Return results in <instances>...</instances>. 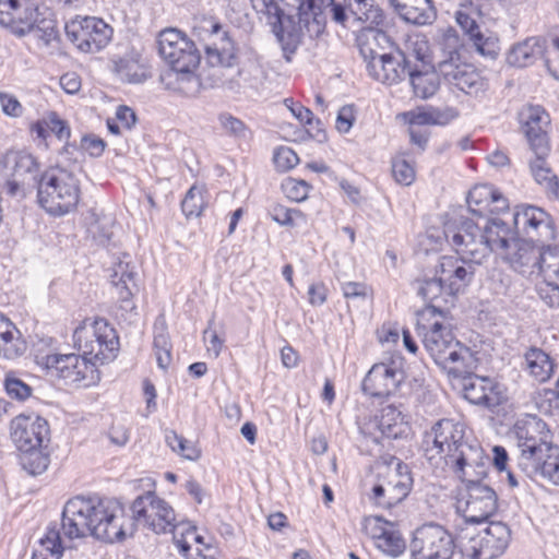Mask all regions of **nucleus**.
Wrapping results in <instances>:
<instances>
[{
    "label": "nucleus",
    "mask_w": 559,
    "mask_h": 559,
    "mask_svg": "<svg viewBox=\"0 0 559 559\" xmlns=\"http://www.w3.org/2000/svg\"><path fill=\"white\" fill-rule=\"evenodd\" d=\"M133 518L126 515L123 506L116 499L97 496H76L69 499L62 511L61 530L69 539L87 535L114 543L134 533V523L165 534L174 528L176 514L173 508L154 492L138 497L131 506Z\"/></svg>",
    "instance_id": "nucleus-1"
},
{
    "label": "nucleus",
    "mask_w": 559,
    "mask_h": 559,
    "mask_svg": "<svg viewBox=\"0 0 559 559\" xmlns=\"http://www.w3.org/2000/svg\"><path fill=\"white\" fill-rule=\"evenodd\" d=\"M73 344L81 354H59L37 345L34 360L51 379L66 384L91 386L99 381L97 364L112 360L119 350L116 330L105 320L84 321L73 333Z\"/></svg>",
    "instance_id": "nucleus-2"
},
{
    "label": "nucleus",
    "mask_w": 559,
    "mask_h": 559,
    "mask_svg": "<svg viewBox=\"0 0 559 559\" xmlns=\"http://www.w3.org/2000/svg\"><path fill=\"white\" fill-rule=\"evenodd\" d=\"M453 328L450 312L436 305H428L417 313L416 332L425 349L439 366L462 373L472 354L455 338Z\"/></svg>",
    "instance_id": "nucleus-3"
},
{
    "label": "nucleus",
    "mask_w": 559,
    "mask_h": 559,
    "mask_svg": "<svg viewBox=\"0 0 559 559\" xmlns=\"http://www.w3.org/2000/svg\"><path fill=\"white\" fill-rule=\"evenodd\" d=\"M515 231L500 217L491 218L481 229L472 219L461 224L450 223L445 227V237L452 238V247L463 260L480 264L492 251H506L515 240Z\"/></svg>",
    "instance_id": "nucleus-4"
},
{
    "label": "nucleus",
    "mask_w": 559,
    "mask_h": 559,
    "mask_svg": "<svg viewBox=\"0 0 559 559\" xmlns=\"http://www.w3.org/2000/svg\"><path fill=\"white\" fill-rule=\"evenodd\" d=\"M457 547L468 559H496L508 548L511 530L503 522H490L485 528L467 524L460 528Z\"/></svg>",
    "instance_id": "nucleus-5"
},
{
    "label": "nucleus",
    "mask_w": 559,
    "mask_h": 559,
    "mask_svg": "<svg viewBox=\"0 0 559 559\" xmlns=\"http://www.w3.org/2000/svg\"><path fill=\"white\" fill-rule=\"evenodd\" d=\"M39 204L47 213L61 216L73 211L80 201V183L63 168L46 171L37 185Z\"/></svg>",
    "instance_id": "nucleus-6"
},
{
    "label": "nucleus",
    "mask_w": 559,
    "mask_h": 559,
    "mask_svg": "<svg viewBox=\"0 0 559 559\" xmlns=\"http://www.w3.org/2000/svg\"><path fill=\"white\" fill-rule=\"evenodd\" d=\"M39 164L25 151H8L0 158V181L2 191L15 199L23 200L39 183Z\"/></svg>",
    "instance_id": "nucleus-7"
},
{
    "label": "nucleus",
    "mask_w": 559,
    "mask_h": 559,
    "mask_svg": "<svg viewBox=\"0 0 559 559\" xmlns=\"http://www.w3.org/2000/svg\"><path fill=\"white\" fill-rule=\"evenodd\" d=\"M463 438L462 425L453 419L443 418L425 432L421 450L431 464L439 466L444 463L448 465L459 457L463 445H469L464 442Z\"/></svg>",
    "instance_id": "nucleus-8"
},
{
    "label": "nucleus",
    "mask_w": 559,
    "mask_h": 559,
    "mask_svg": "<svg viewBox=\"0 0 559 559\" xmlns=\"http://www.w3.org/2000/svg\"><path fill=\"white\" fill-rule=\"evenodd\" d=\"M379 476L380 483L372 488V500L380 507L391 508L400 503L412 490L409 467L397 457H390Z\"/></svg>",
    "instance_id": "nucleus-9"
},
{
    "label": "nucleus",
    "mask_w": 559,
    "mask_h": 559,
    "mask_svg": "<svg viewBox=\"0 0 559 559\" xmlns=\"http://www.w3.org/2000/svg\"><path fill=\"white\" fill-rule=\"evenodd\" d=\"M455 543L452 535L439 524H425L418 527L411 542L414 559H451Z\"/></svg>",
    "instance_id": "nucleus-10"
},
{
    "label": "nucleus",
    "mask_w": 559,
    "mask_h": 559,
    "mask_svg": "<svg viewBox=\"0 0 559 559\" xmlns=\"http://www.w3.org/2000/svg\"><path fill=\"white\" fill-rule=\"evenodd\" d=\"M158 52L171 70L197 69L200 52L195 44L176 28H166L158 35Z\"/></svg>",
    "instance_id": "nucleus-11"
},
{
    "label": "nucleus",
    "mask_w": 559,
    "mask_h": 559,
    "mask_svg": "<svg viewBox=\"0 0 559 559\" xmlns=\"http://www.w3.org/2000/svg\"><path fill=\"white\" fill-rule=\"evenodd\" d=\"M67 37L83 52H97L108 45L112 28L94 16L75 17L66 24Z\"/></svg>",
    "instance_id": "nucleus-12"
},
{
    "label": "nucleus",
    "mask_w": 559,
    "mask_h": 559,
    "mask_svg": "<svg viewBox=\"0 0 559 559\" xmlns=\"http://www.w3.org/2000/svg\"><path fill=\"white\" fill-rule=\"evenodd\" d=\"M514 432L521 452L520 465L528 467L532 460L543 459L545 450L551 445L546 424L536 416L519 420L514 426Z\"/></svg>",
    "instance_id": "nucleus-13"
},
{
    "label": "nucleus",
    "mask_w": 559,
    "mask_h": 559,
    "mask_svg": "<svg viewBox=\"0 0 559 559\" xmlns=\"http://www.w3.org/2000/svg\"><path fill=\"white\" fill-rule=\"evenodd\" d=\"M439 73L445 84L466 95L478 97L488 90L487 80L478 70L468 63L452 60H441L438 64Z\"/></svg>",
    "instance_id": "nucleus-14"
},
{
    "label": "nucleus",
    "mask_w": 559,
    "mask_h": 559,
    "mask_svg": "<svg viewBox=\"0 0 559 559\" xmlns=\"http://www.w3.org/2000/svg\"><path fill=\"white\" fill-rule=\"evenodd\" d=\"M498 496L486 484H473L466 487V493L459 501V510L463 513L465 525L481 524L496 513Z\"/></svg>",
    "instance_id": "nucleus-15"
},
{
    "label": "nucleus",
    "mask_w": 559,
    "mask_h": 559,
    "mask_svg": "<svg viewBox=\"0 0 559 559\" xmlns=\"http://www.w3.org/2000/svg\"><path fill=\"white\" fill-rule=\"evenodd\" d=\"M110 282L118 296L119 309L123 312L121 317L132 314L136 309L133 296L139 292V285L136 267L129 254L124 253L114 264Z\"/></svg>",
    "instance_id": "nucleus-16"
},
{
    "label": "nucleus",
    "mask_w": 559,
    "mask_h": 559,
    "mask_svg": "<svg viewBox=\"0 0 559 559\" xmlns=\"http://www.w3.org/2000/svg\"><path fill=\"white\" fill-rule=\"evenodd\" d=\"M515 233H522L539 242L552 240L556 237L554 223L548 213L533 205H519L512 214Z\"/></svg>",
    "instance_id": "nucleus-17"
},
{
    "label": "nucleus",
    "mask_w": 559,
    "mask_h": 559,
    "mask_svg": "<svg viewBox=\"0 0 559 559\" xmlns=\"http://www.w3.org/2000/svg\"><path fill=\"white\" fill-rule=\"evenodd\" d=\"M10 435L20 451L41 449L44 442L49 440V426L39 416L21 414L12 419Z\"/></svg>",
    "instance_id": "nucleus-18"
},
{
    "label": "nucleus",
    "mask_w": 559,
    "mask_h": 559,
    "mask_svg": "<svg viewBox=\"0 0 559 559\" xmlns=\"http://www.w3.org/2000/svg\"><path fill=\"white\" fill-rule=\"evenodd\" d=\"M43 15L44 12H40L39 7L32 1L24 3L19 0L0 1V24L19 36L31 33Z\"/></svg>",
    "instance_id": "nucleus-19"
},
{
    "label": "nucleus",
    "mask_w": 559,
    "mask_h": 559,
    "mask_svg": "<svg viewBox=\"0 0 559 559\" xmlns=\"http://www.w3.org/2000/svg\"><path fill=\"white\" fill-rule=\"evenodd\" d=\"M364 528L383 554L395 558L405 551L406 543L394 523L371 516L365 520Z\"/></svg>",
    "instance_id": "nucleus-20"
},
{
    "label": "nucleus",
    "mask_w": 559,
    "mask_h": 559,
    "mask_svg": "<svg viewBox=\"0 0 559 559\" xmlns=\"http://www.w3.org/2000/svg\"><path fill=\"white\" fill-rule=\"evenodd\" d=\"M472 261L457 257H442L439 261L437 275L445 284L447 294L451 297L462 293L472 282L475 269Z\"/></svg>",
    "instance_id": "nucleus-21"
},
{
    "label": "nucleus",
    "mask_w": 559,
    "mask_h": 559,
    "mask_svg": "<svg viewBox=\"0 0 559 559\" xmlns=\"http://www.w3.org/2000/svg\"><path fill=\"white\" fill-rule=\"evenodd\" d=\"M404 379L403 371L393 364H376L362 381V391L373 397L394 393Z\"/></svg>",
    "instance_id": "nucleus-22"
},
{
    "label": "nucleus",
    "mask_w": 559,
    "mask_h": 559,
    "mask_svg": "<svg viewBox=\"0 0 559 559\" xmlns=\"http://www.w3.org/2000/svg\"><path fill=\"white\" fill-rule=\"evenodd\" d=\"M448 466L467 487L473 484H483L480 480L487 475L488 459L484 456L479 447L463 445L459 457Z\"/></svg>",
    "instance_id": "nucleus-23"
},
{
    "label": "nucleus",
    "mask_w": 559,
    "mask_h": 559,
    "mask_svg": "<svg viewBox=\"0 0 559 559\" xmlns=\"http://www.w3.org/2000/svg\"><path fill=\"white\" fill-rule=\"evenodd\" d=\"M367 69L374 80L389 85L401 82L411 70L406 56L401 50L379 55L372 61H368Z\"/></svg>",
    "instance_id": "nucleus-24"
},
{
    "label": "nucleus",
    "mask_w": 559,
    "mask_h": 559,
    "mask_svg": "<svg viewBox=\"0 0 559 559\" xmlns=\"http://www.w3.org/2000/svg\"><path fill=\"white\" fill-rule=\"evenodd\" d=\"M520 117L530 148H539L545 153L549 145L546 131L550 122L549 115L540 106L528 105L522 109Z\"/></svg>",
    "instance_id": "nucleus-25"
},
{
    "label": "nucleus",
    "mask_w": 559,
    "mask_h": 559,
    "mask_svg": "<svg viewBox=\"0 0 559 559\" xmlns=\"http://www.w3.org/2000/svg\"><path fill=\"white\" fill-rule=\"evenodd\" d=\"M464 397L475 405L486 407L498 406L502 401V395L497 383L490 378L469 376L463 383Z\"/></svg>",
    "instance_id": "nucleus-26"
},
{
    "label": "nucleus",
    "mask_w": 559,
    "mask_h": 559,
    "mask_svg": "<svg viewBox=\"0 0 559 559\" xmlns=\"http://www.w3.org/2000/svg\"><path fill=\"white\" fill-rule=\"evenodd\" d=\"M210 39L211 43L204 47L209 63L231 67L236 59V49L219 23H211Z\"/></svg>",
    "instance_id": "nucleus-27"
},
{
    "label": "nucleus",
    "mask_w": 559,
    "mask_h": 559,
    "mask_svg": "<svg viewBox=\"0 0 559 559\" xmlns=\"http://www.w3.org/2000/svg\"><path fill=\"white\" fill-rule=\"evenodd\" d=\"M513 251L507 254L511 267L524 275L538 274L543 250L532 241L516 239L512 242Z\"/></svg>",
    "instance_id": "nucleus-28"
},
{
    "label": "nucleus",
    "mask_w": 559,
    "mask_h": 559,
    "mask_svg": "<svg viewBox=\"0 0 559 559\" xmlns=\"http://www.w3.org/2000/svg\"><path fill=\"white\" fill-rule=\"evenodd\" d=\"M557 38H559L557 36ZM556 37L551 38L549 45H545V40L540 37H531L515 45L508 55V62L512 66L524 68L533 64L540 57H545L547 64V51L552 46Z\"/></svg>",
    "instance_id": "nucleus-29"
},
{
    "label": "nucleus",
    "mask_w": 559,
    "mask_h": 559,
    "mask_svg": "<svg viewBox=\"0 0 559 559\" xmlns=\"http://www.w3.org/2000/svg\"><path fill=\"white\" fill-rule=\"evenodd\" d=\"M400 16L414 25L431 24L437 11L431 0H390Z\"/></svg>",
    "instance_id": "nucleus-30"
},
{
    "label": "nucleus",
    "mask_w": 559,
    "mask_h": 559,
    "mask_svg": "<svg viewBox=\"0 0 559 559\" xmlns=\"http://www.w3.org/2000/svg\"><path fill=\"white\" fill-rule=\"evenodd\" d=\"M531 151L535 155V158L530 160V169L535 181L542 186L549 195L559 198V180L547 162L550 145H547L545 153H542L539 148H531Z\"/></svg>",
    "instance_id": "nucleus-31"
},
{
    "label": "nucleus",
    "mask_w": 559,
    "mask_h": 559,
    "mask_svg": "<svg viewBox=\"0 0 559 559\" xmlns=\"http://www.w3.org/2000/svg\"><path fill=\"white\" fill-rule=\"evenodd\" d=\"M459 116L455 108L447 107L443 109L439 108H417L403 114L405 121L409 127H421V126H444L451 122Z\"/></svg>",
    "instance_id": "nucleus-32"
},
{
    "label": "nucleus",
    "mask_w": 559,
    "mask_h": 559,
    "mask_svg": "<svg viewBox=\"0 0 559 559\" xmlns=\"http://www.w3.org/2000/svg\"><path fill=\"white\" fill-rule=\"evenodd\" d=\"M555 360L545 350L530 347L524 354V369L537 382L548 381L555 372Z\"/></svg>",
    "instance_id": "nucleus-33"
},
{
    "label": "nucleus",
    "mask_w": 559,
    "mask_h": 559,
    "mask_svg": "<svg viewBox=\"0 0 559 559\" xmlns=\"http://www.w3.org/2000/svg\"><path fill=\"white\" fill-rule=\"evenodd\" d=\"M373 424L382 437L394 439L405 433L407 428L402 413L393 405L382 407Z\"/></svg>",
    "instance_id": "nucleus-34"
},
{
    "label": "nucleus",
    "mask_w": 559,
    "mask_h": 559,
    "mask_svg": "<svg viewBox=\"0 0 559 559\" xmlns=\"http://www.w3.org/2000/svg\"><path fill=\"white\" fill-rule=\"evenodd\" d=\"M63 550L60 530L57 525L48 526L46 534L34 549L32 559H60Z\"/></svg>",
    "instance_id": "nucleus-35"
},
{
    "label": "nucleus",
    "mask_w": 559,
    "mask_h": 559,
    "mask_svg": "<svg viewBox=\"0 0 559 559\" xmlns=\"http://www.w3.org/2000/svg\"><path fill=\"white\" fill-rule=\"evenodd\" d=\"M358 40L360 52L367 62L382 55L384 45L390 44L388 35L377 28L365 29Z\"/></svg>",
    "instance_id": "nucleus-36"
},
{
    "label": "nucleus",
    "mask_w": 559,
    "mask_h": 559,
    "mask_svg": "<svg viewBox=\"0 0 559 559\" xmlns=\"http://www.w3.org/2000/svg\"><path fill=\"white\" fill-rule=\"evenodd\" d=\"M530 466L539 471L542 476L554 485H559V448L550 445L545 450L543 459H534Z\"/></svg>",
    "instance_id": "nucleus-37"
},
{
    "label": "nucleus",
    "mask_w": 559,
    "mask_h": 559,
    "mask_svg": "<svg viewBox=\"0 0 559 559\" xmlns=\"http://www.w3.org/2000/svg\"><path fill=\"white\" fill-rule=\"evenodd\" d=\"M407 75L415 95L423 99L431 97L439 87L438 75L433 71L411 69Z\"/></svg>",
    "instance_id": "nucleus-38"
},
{
    "label": "nucleus",
    "mask_w": 559,
    "mask_h": 559,
    "mask_svg": "<svg viewBox=\"0 0 559 559\" xmlns=\"http://www.w3.org/2000/svg\"><path fill=\"white\" fill-rule=\"evenodd\" d=\"M27 350V343L17 328L0 338V359L15 360Z\"/></svg>",
    "instance_id": "nucleus-39"
},
{
    "label": "nucleus",
    "mask_w": 559,
    "mask_h": 559,
    "mask_svg": "<svg viewBox=\"0 0 559 559\" xmlns=\"http://www.w3.org/2000/svg\"><path fill=\"white\" fill-rule=\"evenodd\" d=\"M173 533L174 543L176 544L179 552L190 559L191 544L193 540L197 546L203 545V537L197 534L195 526L189 523L174 524Z\"/></svg>",
    "instance_id": "nucleus-40"
},
{
    "label": "nucleus",
    "mask_w": 559,
    "mask_h": 559,
    "mask_svg": "<svg viewBox=\"0 0 559 559\" xmlns=\"http://www.w3.org/2000/svg\"><path fill=\"white\" fill-rule=\"evenodd\" d=\"M496 193V188L491 185H477L468 193L467 203L469 210L477 215H485L488 206Z\"/></svg>",
    "instance_id": "nucleus-41"
},
{
    "label": "nucleus",
    "mask_w": 559,
    "mask_h": 559,
    "mask_svg": "<svg viewBox=\"0 0 559 559\" xmlns=\"http://www.w3.org/2000/svg\"><path fill=\"white\" fill-rule=\"evenodd\" d=\"M115 70L122 81L140 83L146 79L145 67L135 58H121L115 62Z\"/></svg>",
    "instance_id": "nucleus-42"
},
{
    "label": "nucleus",
    "mask_w": 559,
    "mask_h": 559,
    "mask_svg": "<svg viewBox=\"0 0 559 559\" xmlns=\"http://www.w3.org/2000/svg\"><path fill=\"white\" fill-rule=\"evenodd\" d=\"M538 274H542L544 280L559 282V248L548 246L543 249L540 265Z\"/></svg>",
    "instance_id": "nucleus-43"
},
{
    "label": "nucleus",
    "mask_w": 559,
    "mask_h": 559,
    "mask_svg": "<svg viewBox=\"0 0 559 559\" xmlns=\"http://www.w3.org/2000/svg\"><path fill=\"white\" fill-rule=\"evenodd\" d=\"M22 452L21 464L28 474L36 476L43 474L47 469L49 465V456L40 449Z\"/></svg>",
    "instance_id": "nucleus-44"
},
{
    "label": "nucleus",
    "mask_w": 559,
    "mask_h": 559,
    "mask_svg": "<svg viewBox=\"0 0 559 559\" xmlns=\"http://www.w3.org/2000/svg\"><path fill=\"white\" fill-rule=\"evenodd\" d=\"M204 189L192 186L181 202V209L187 217L199 216L205 206Z\"/></svg>",
    "instance_id": "nucleus-45"
},
{
    "label": "nucleus",
    "mask_w": 559,
    "mask_h": 559,
    "mask_svg": "<svg viewBox=\"0 0 559 559\" xmlns=\"http://www.w3.org/2000/svg\"><path fill=\"white\" fill-rule=\"evenodd\" d=\"M429 47L428 41L425 37L414 36L409 37L406 41V51L404 52L407 60V67H409L411 59L420 61L424 66L429 62Z\"/></svg>",
    "instance_id": "nucleus-46"
},
{
    "label": "nucleus",
    "mask_w": 559,
    "mask_h": 559,
    "mask_svg": "<svg viewBox=\"0 0 559 559\" xmlns=\"http://www.w3.org/2000/svg\"><path fill=\"white\" fill-rule=\"evenodd\" d=\"M195 70L197 69H188L187 71L173 70L176 75V90L186 96H193L200 90L201 83L194 73Z\"/></svg>",
    "instance_id": "nucleus-47"
},
{
    "label": "nucleus",
    "mask_w": 559,
    "mask_h": 559,
    "mask_svg": "<svg viewBox=\"0 0 559 559\" xmlns=\"http://www.w3.org/2000/svg\"><path fill=\"white\" fill-rule=\"evenodd\" d=\"M392 175L394 180L402 186H411L415 180V169L403 156L392 159Z\"/></svg>",
    "instance_id": "nucleus-48"
},
{
    "label": "nucleus",
    "mask_w": 559,
    "mask_h": 559,
    "mask_svg": "<svg viewBox=\"0 0 559 559\" xmlns=\"http://www.w3.org/2000/svg\"><path fill=\"white\" fill-rule=\"evenodd\" d=\"M32 32L35 33L36 37L41 40L45 46H49L59 38L56 21L46 16V12H44V15L38 19V22L35 24V28Z\"/></svg>",
    "instance_id": "nucleus-49"
},
{
    "label": "nucleus",
    "mask_w": 559,
    "mask_h": 559,
    "mask_svg": "<svg viewBox=\"0 0 559 559\" xmlns=\"http://www.w3.org/2000/svg\"><path fill=\"white\" fill-rule=\"evenodd\" d=\"M469 39L473 41V45L476 51L489 58H495L498 53V40L491 36H485L479 29L475 33H472Z\"/></svg>",
    "instance_id": "nucleus-50"
},
{
    "label": "nucleus",
    "mask_w": 559,
    "mask_h": 559,
    "mask_svg": "<svg viewBox=\"0 0 559 559\" xmlns=\"http://www.w3.org/2000/svg\"><path fill=\"white\" fill-rule=\"evenodd\" d=\"M353 13L359 21L379 25L383 21V12L380 8L374 7L372 0L365 1L361 4H357L353 10Z\"/></svg>",
    "instance_id": "nucleus-51"
},
{
    "label": "nucleus",
    "mask_w": 559,
    "mask_h": 559,
    "mask_svg": "<svg viewBox=\"0 0 559 559\" xmlns=\"http://www.w3.org/2000/svg\"><path fill=\"white\" fill-rule=\"evenodd\" d=\"M539 298L550 308H559V282L544 280L537 286Z\"/></svg>",
    "instance_id": "nucleus-52"
},
{
    "label": "nucleus",
    "mask_w": 559,
    "mask_h": 559,
    "mask_svg": "<svg viewBox=\"0 0 559 559\" xmlns=\"http://www.w3.org/2000/svg\"><path fill=\"white\" fill-rule=\"evenodd\" d=\"M282 188L286 197L295 202H301L307 199L309 192V185L304 180L287 178Z\"/></svg>",
    "instance_id": "nucleus-53"
},
{
    "label": "nucleus",
    "mask_w": 559,
    "mask_h": 559,
    "mask_svg": "<svg viewBox=\"0 0 559 559\" xmlns=\"http://www.w3.org/2000/svg\"><path fill=\"white\" fill-rule=\"evenodd\" d=\"M4 388L10 397L19 401H24L32 394V388L28 384L10 374L4 380Z\"/></svg>",
    "instance_id": "nucleus-54"
},
{
    "label": "nucleus",
    "mask_w": 559,
    "mask_h": 559,
    "mask_svg": "<svg viewBox=\"0 0 559 559\" xmlns=\"http://www.w3.org/2000/svg\"><path fill=\"white\" fill-rule=\"evenodd\" d=\"M273 160L280 171H288L299 163V157L290 147L281 146L274 152Z\"/></svg>",
    "instance_id": "nucleus-55"
},
{
    "label": "nucleus",
    "mask_w": 559,
    "mask_h": 559,
    "mask_svg": "<svg viewBox=\"0 0 559 559\" xmlns=\"http://www.w3.org/2000/svg\"><path fill=\"white\" fill-rule=\"evenodd\" d=\"M419 295L430 301L439 299L443 293H447L445 284L441 282V276L425 281L418 290Z\"/></svg>",
    "instance_id": "nucleus-56"
},
{
    "label": "nucleus",
    "mask_w": 559,
    "mask_h": 559,
    "mask_svg": "<svg viewBox=\"0 0 559 559\" xmlns=\"http://www.w3.org/2000/svg\"><path fill=\"white\" fill-rule=\"evenodd\" d=\"M239 76L250 88H258L263 81V70L257 62H250L239 70Z\"/></svg>",
    "instance_id": "nucleus-57"
},
{
    "label": "nucleus",
    "mask_w": 559,
    "mask_h": 559,
    "mask_svg": "<svg viewBox=\"0 0 559 559\" xmlns=\"http://www.w3.org/2000/svg\"><path fill=\"white\" fill-rule=\"evenodd\" d=\"M297 2L300 20L308 21V14L318 15L326 7L332 5L333 0H301Z\"/></svg>",
    "instance_id": "nucleus-58"
},
{
    "label": "nucleus",
    "mask_w": 559,
    "mask_h": 559,
    "mask_svg": "<svg viewBox=\"0 0 559 559\" xmlns=\"http://www.w3.org/2000/svg\"><path fill=\"white\" fill-rule=\"evenodd\" d=\"M441 45L448 55L445 60L456 59V57L457 61L460 60L459 48L461 47V40L455 29L448 28L444 32Z\"/></svg>",
    "instance_id": "nucleus-59"
},
{
    "label": "nucleus",
    "mask_w": 559,
    "mask_h": 559,
    "mask_svg": "<svg viewBox=\"0 0 559 559\" xmlns=\"http://www.w3.org/2000/svg\"><path fill=\"white\" fill-rule=\"evenodd\" d=\"M218 121L226 133L233 136L241 138L246 134V127L241 120L229 115L222 114Z\"/></svg>",
    "instance_id": "nucleus-60"
},
{
    "label": "nucleus",
    "mask_w": 559,
    "mask_h": 559,
    "mask_svg": "<svg viewBox=\"0 0 559 559\" xmlns=\"http://www.w3.org/2000/svg\"><path fill=\"white\" fill-rule=\"evenodd\" d=\"M81 147L92 157H99L103 155L106 143L103 139L95 134H86L81 140Z\"/></svg>",
    "instance_id": "nucleus-61"
},
{
    "label": "nucleus",
    "mask_w": 559,
    "mask_h": 559,
    "mask_svg": "<svg viewBox=\"0 0 559 559\" xmlns=\"http://www.w3.org/2000/svg\"><path fill=\"white\" fill-rule=\"evenodd\" d=\"M212 321H210L207 329L203 332V340L206 343V349L215 358H217L223 349L224 340L221 338L217 332L211 329Z\"/></svg>",
    "instance_id": "nucleus-62"
},
{
    "label": "nucleus",
    "mask_w": 559,
    "mask_h": 559,
    "mask_svg": "<svg viewBox=\"0 0 559 559\" xmlns=\"http://www.w3.org/2000/svg\"><path fill=\"white\" fill-rule=\"evenodd\" d=\"M0 105L2 111L11 117H20L23 114V107L21 103L11 94L0 92Z\"/></svg>",
    "instance_id": "nucleus-63"
},
{
    "label": "nucleus",
    "mask_w": 559,
    "mask_h": 559,
    "mask_svg": "<svg viewBox=\"0 0 559 559\" xmlns=\"http://www.w3.org/2000/svg\"><path fill=\"white\" fill-rule=\"evenodd\" d=\"M547 69L554 78L559 80V38L554 39L552 46L547 51Z\"/></svg>",
    "instance_id": "nucleus-64"
}]
</instances>
